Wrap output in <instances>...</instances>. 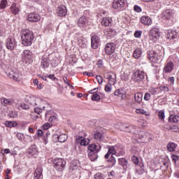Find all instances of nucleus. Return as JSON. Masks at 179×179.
<instances>
[{
	"instance_id": "f257e3e1",
	"label": "nucleus",
	"mask_w": 179,
	"mask_h": 179,
	"mask_svg": "<svg viewBox=\"0 0 179 179\" xmlns=\"http://www.w3.org/2000/svg\"><path fill=\"white\" fill-rule=\"evenodd\" d=\"M108 152L105 155V159H106L107 162H109V163H112V166H115L117 163V160H115V157H114L113 155H116V156H124L125 155V152L122 150L120 151V152H117L114 146H108Z\"/></svg>"
},
{
	"instance_id": "f03ea898",
	"label": "nucleus",
	"mask_w": 179,
	"mask_h": 179,
	"mask_svg": "<svg viewBox=\"0 0 179 179\" xmlns=\"http://www.w3.org/2000/svg\"><path fill=\"white\" fill-rule=\"evenodd\" d=\"M22 44L25 47H29L33 44L34 40V34L29 29H22L21 31Z\"/></svg>"
},
{
	"instance_id": "7ed1b4c3",
	"label": "nucleus",
	"mask_w": 179,
	"mask_h": 179,
	"mask_svg": "<svg viewBox=\"0 0 179 179\" xmlns=\"http://www.w3.org/2000/svg\"><path fill=\"white\" fill-rule=\"evenodd\" d=\"M146 78V73L142 71H136L133 73L132 80L137 83L143 82Z\"/></svg>"
},
{
	"instance_id": "20e7f679",
	"label": "nucleus",
	"mask_w": 179,
	"mask_h": 179,
	"mask_svg": "<svg viewBox=\"0 0 179 179\" xmlns=\"http://www.w3.org/2000/svg\"><path fill=\"white\" fill-rule=\"evenodd\" d=\"M34 55L33 53L29 50H25L22 54V59L24 64H31L33 62Z\"/></svg>"
},
{
	"instance_id": "39448f33",
	"label": "nucleus",
	"mask_w": 179,
	"mask_h": 179,
	"mask_svg": "<svg viewBox=\"0 0 179 179\" xmlns=\"http://www.w3.org/2000/svg\"><path fill=\"white\" fill-rule=\"evenodd\" d=\"M66 162L62 158H57L53 161V166L57 171H62L65 169Z\"/></svg>"
},
{
	"instance_id": "423d86ee",
	"label": "nucleus",
	"mask_w": 179,
	"mask_h": 179,
	"mask_svg": "<svg viewBox=\"0 0 179 179\" xmlns=\"http://www.w3.org/2000/svg\"><path fill=\"white\" fill-rule=\"evenodd\" d=\"M150 41L155 42L160 38V31L157 28H152L149 33Z\"/></svg>"
},
{
	"instance_id": "0eeeda50",
	"label": "nucleus",
	"mask_w": 179,
	"mask_h": 179,
	"mask_svg": "<svg viewBox=\"0 0 179 179\" xmlns=\"http://www.w3.org/2000/svg\"><path fill=\"white\" fill-rule=\"evenodd\" d=\"M6 73L8 78H10V79H13V80H15L16 82H19V80L22 79V73L18 72V71L15 69L10 71H8Z\"/></svg>"
},
{
	"instance_id": "6e6552de",
	"label": "nucleus",
	"mask_w": 179,
	"mask_h": 179,
	"mask_svg": "<svg viewBox=\"0 0 179 179\" xmlns=\"http://www.w3.org/2000/svg\"><path fill=\"white\" fill-rule=\"evenodd\" d=\"M6 47L7 50H10V51L13 50L14 48L17 47V42H16V39L13 37H10L6 40Z\"/></svg>"
},
{
	"instance_id": "1a4fd4ad",
	"label": "nucleus",
	"mask_w": 179,
	"mask_h": 179,
	"mask_svg": "<svg viewBox=\"0 0 179 179\" xmlns=\"http://www.w3.org/2000/svg\"><path fill=\"white\" fill-rule=\"evenodd\" d=\"M104 78L105 79H108L109 83H112V85H115V83L117 82V75L113 71L105 73Z\"/></svg>"
},
{
	"instance_id": "9d476101",
	"label": "nucleus",
	"mask_w": 179,
	"mask_h": 179,
	"mask_svg": "<svg viewBox=\"0 0 179 179\" xmlns=\"http://www.w3.org/2000/svg\"><path fill=\"white\" fill-rule=\"evenodd\" d=\"M78 27H81L82 29H85V27H87L89 26V18L85 15L81 16L77 23Z\"/></svg>"
},
{
	"instance_id": "9b49d317",
	"label": "nucleus",
	"mask_w": 179,
	"mask_h": 179,
	"mask_svg": "<svg viewBox=\"0 0 179 179\" xmlns=\"http://www.w3.org/2000/svg\"><path fill=\"white\" fill-rule=\"evenodd\" d=\"M115 51V43H109L105 46V52L107 55H111Z\"/></svg>"
},
{
	"instance_id": "f8f14e48",
	"label": "nucleus",
	"mask_w": 179,
	"mask_h": 179,
	"mask_svg": "<svg viewBox=\"0 0 179 179\" xmlns=\"http://www.w3.org/2000/svg\"><path fill=\"white\" fill-rule=\"evenodd\" d=\"M148 59L150 61H152V62H154L155 64H157V62H159V58H157V53L155 50H149L148 52Z\"/></svg>"
},
{
	"instance_id": "ddd939ff",
	"label": "nucleus",
	"mask_w": 179,
	"mask_h": 179,
	"mask_svg": "<svg viewBox=\"0 0 179 179\" xmlns=\"http://www.w3.org/2000/svg\"><path fill=\"white\" fill-rule=\"evenodd\" d=\"M101 150V145L100 144H92L88 145V153H99Z\"/></svg>"
},
{
	"instance_id": "4468645a",
	"label": "nucleus",
	"mask_w": 179,
	"mask_h": 179,
	"mask_svg": "<svg viewBox=\"0 0 179 179\" xmlns=\"http://www.w3.org/2000/svg\"><path fill=\"white\" fill-rule=\"evenodd\" d=\"M40 19H41L40 15L35 13H31L27 16V20L31 22H40Z\"/></svg>"
},
{
	"instance_id": "2eb2a0df",
	"label": "nucleus",
	"mask_w": 179,
	"mask_h": 179,
	"mask_svg": "<svg viewBox=\"0 0 179 179\" xmlns=\"http://www.w3.org/2000/svg\"><path fill=\"white\" fill-rule=\"evenodd\" d=\"M91 45L94 50H96L100 45V38L97 35H94L91 38Z\"/></svg>"
},
{
	"instance_id": "dca6fc26",
	"label": "nucleus",
	"mask_w": 179,
	"mask_h": 179,
	"mask_svg": "<svg viewBox=\"0 0 179 179\" xmlns=\"http://www.w3.org/2000/svg\"><path fill=\"white\" fill-rule=\"evenodd\" d=\"M125 6V0H114L113 3V9H122Z\"/></svg>"
},
{
	"instance_id": "f3484780",
	"label": "nucleus",
	"mask_w": 179,
	"mask_h": 179,
	"mask_svg": "<svg viewBox=\"0 0 179 179\" xmlns=\"http://www.w3.org/2000/svg\"><path fill=\"white\" fill-rule=\"evenodd\" d=\"M68 11L66 10V7L64 5H60L57 10V14L62 17L63 16H66Z\"/></svg>"
},
{
	"instance_id": "a211bd4d",
	"label": "nucleus",
	"mask_w": 179,
	"mask_h": 179,
	"mask_svg": "<svg viewBox=\"0 0 179 179\" xmlns=\"http://www.w3.org/2000/svg\"><path fill=\"white\" fill-rule=\"evenodd\" d=\"M27 153H29L31 156H34V157L38 156V150H37V146L36 145H31L27 150Z\"/></svg>"
},
{
	"instance_id": "6ab92c4d",
	"label": "nucleus",
	"mask_w": 179,
	"mask_h": 179,
	"mask_svg": "<svg viewBox=\"0 0 179 179\" xmlns=\"http://www.w3.org/2000/svg\"><path fill=\"white\" fill-rule=\"evenodd\" d=\"M176 16V11L173 10H166L164 12V17L168 20H173V18Z\"/></svg>"
},
{
	"instance_id": "aec40b11",
	"label": "nucleus",
	"mask_w": 179,
	"mask_h": 179,
	"mask_svg": "<svg viewBox=\"0 0 179 179\" xmlns=\"http://www.w3.org/2000/svg\"><path fill=\"white\" fill-rule=\"evenodd\" d=\"M101 24L105 26V27L113 26V18L110 17H103L101 20Z\"/></svg>"
},
{
	"instance_id": "412c9836",
	"label": "nucleus",
	"mask_w": 179,
	"mask_h": 179,
	"mask_svg": "<svg viewBox=\"0 0 179 179\" xmlns=\"http://www.w3.org/2000/svg\"><path fill=\"white\" fill-rule=\"evenodd\" d=\"M174 69V64L173 62H168L164 67V72L165 73H170Z\"/></svg>"
},
{
	"instance_id": "4be33fe9",
	"label": "nucleus",
	"mask_w": 179,
	"mask_h": 179,
	"mask_svg": "<svg viewBox=\"0 0 179 179\" xmlns=\"http://www.w3.org/2000/svg\"><path fill=\"white\" fill-rule=\"evenodd\" d=\"M43 178V168L38 167L35 170V173L34 174V179H41Z\"/></svg>"
},
{
	"instance_id": "5701e85b",
	"label": "nucleus",
	"mask_w": 179,
	"mask_h": 179,
	"mask_svg": "<svg viewBox=\"0 0 179 179\" xmlns=\"http://www.w3.org/2000/svg\"><path fill=\"white\" fill-rule=\"evenodd\" d=\"M119 129L120 131H124L125 132H131V128H132V127L131 126H128L126 124L124 123H119Z\"/></svg>"
},
{
	"instance_id": "b1692460",
	"label": "nucleus",
	"mask_w": 179,
	"mask_h": 179,
	"mask_svg": "<svg viewBox=\"0 0 179 179\" xmlns=\"http://www.w3.org/2000/svg\"><path fill=\"white\" fill-rule=\"evenodd\" d=\"M143 52H142V49L137 48L136 50H134L133 52V57L136 59H139L142 57V54Z\"/></svg>"
},
{
	"instance_id": "393cba45",
	"label": "nucleus",
	"mask_w": 179,
	"mask_h": 179,
	"mask_svg": "<svg viewBox=\"0 0 179 179\" xmlns=\"http://www.w3.org/2000/svg\"><path fill=\"white\" fill-rule=\"evenodd\" d=\"M42 68H48L50 66V59L43 56L41 59Z\"/></svg>"
},
{
	"instance_id": "a878e982",
	"label": "nucleus",
	"mask_w": 179,
	"mask_h": 179,
	"mask_svg": "<svg viewBox=\"0 0 179 179\" xmlns=\"http://www.w3.org/2000/svg\"><path fill=\"white\" fill-rule=\"evenodd\" d=\"M141 23H143V24H145V26H150V24H152V19L149 17H142L141 19Z\"/></svg>"
},
{
	"instance_id": "bb28decb",
	"label": "nucleus",
	"mask_w": 179,
	"mask_h": 179,
	"mask_svg": "<svg viewBox=\"0 0 179 179\" xmlns=\"http://www.w3.org/2000/svg\"><path fill=\"white\" fill-rule=\"evenodd\" d=\"M10 9L13 15H17V13L20 12V8H19V6H17V4H16V3H13L11 5Z\"/></svg>"
},
{
	"instance_id": "cd10ccee",
	"label": "nucleus",
	"mask_w": 179,
	"mask_h": 179,
	"mask_svg": "<svg viewBox=\"0 0 179 179\" xmlns=\"http://www.w3.org/2000/svg\"><path fill=\"white\" fill-rule=\"evenodd\" d=\"M118 162L120 166H122L124 170H127V169H128V161H127L125 158H119Z\"/></svg>"
},
{
	"instance_id": "c85d7f7f",
	"label": "nucleus",
	"mask_w": 179,
	"mask_h": 179,
	"mask_svg": "<svg viewBox=\"0 0 179 179\" xmlns=\"http://www.w3.org/2000/svg\"><path fill=\"white\" fill-rule=\"evenodd\" d=\"M76 140L80 141L81 146H87L89 145L90 140L85 138L83 136H78Z\"/></svg>"
},
{
	"instance_id": "c756f323",
	"label": "nucleus",
	"mask_w": 179,
	"mask_h": 179,
	"mask_svg": "<svg viewBox=\"0 0 179 179\" xmlns=\"http://www.w3.org/2000/svg\"><path fill=\"white\" fill-rule=\"evenodd\" d=\"M94 139L101 142V141L104 140V136H103V134L101 132L96 131L95 133H94Z\"/></svg>"
},
{
	"instance_id": "7c9ffc66",
	"label": "nucleus",
	"mask_w": 179,
	"mask_h": 179,
	"mask_svg": "<svg viewBox=\"0 0 179 179\" xmlns=\"http://www.w3.org/2000/svg\"><path fill=\"white\" fill-rule=\"evenodd\" d=\"M29 104L31 106H37V101H40V99L36 98L34 96H31L28 99Z\"/></svg>"
},
{
	"instance_id": "2f4dec72",
	"label": "nucleus",
	"mask_w": 179,
	"mask_h": 179,
	"mask_svg": "<svg viewBox=\"0 0 179 179\" xmlns=\"http://www.w3.org/2000/svg\"><path fill=\"white\" fill-rule=\"evenodd\" d=\"M169 40H174L177 37V32L176 31H169L166 35Z\"/></svg>"
},
{
	"instance_id": "473e14b6",
	"label": "nucleus",
	"mask_w": 179,
	"mask_h": 179,
	"mask_svg": "<svg viewBox=\"0 0 179 179\" xmlns=\"http://www.w3.org/2000/svg\"><path fill=\"white\" fill-rule=\"evenodd\" d=\"M178 121H179L178 115H171L169 118V122H171V124H174V123L176 124L178 122Z\"/></svg>"
},
{
	"instance_id": "72a5a7b5",
	"label": "nucleus",
	"mask_w": 179,
	"mask_h": 179,
	"mask_svg": "<svg viewBox=\"0 0 179 179\" xmlns=\"http://www.w3.org/2000/svg\"><path fill=\"white\" fill-rule=\"evenodd\" d=\"M98 152H88V157L91 160V162H94V160H97L99 155Z\"/></svg>"
},
{
	"instance_id": "f704fd0d",
	"label": "nucleus",
	"mask_w": 179,
	"mask_h": 179,
	"mask_svg": "<svg viewBox=\"0 0 179 179\" xmlns=\"http://www.w3.org/2000/svg\"><path fill=\"white\" fill-rule=\"evenodd\" d=\"M142 99H143V94L142 93H136L134 95V100L136 101V103H141Z\"/></svg>"
},
{
	"instance_id": "c9c22d12",
	"label": "nucleus",
	"mask_w": 179,
	"mask_h": 179,
	"mask_svg": "<svg viewBox=\"0 0 179 179\" xmlns=\"http://www.w3.org/2000/svg\"><path fill=\"white\" fill-rule=\"evenodd\" d=\"M176 148H177V144H176L175 143H169L167 145V150H169V152H174Z\"/></svg>"
},
{
	"instance_id": "e433bc0d",
	"label": "nucleus",
	"mask_w": 179,
	"mask_h": 179,
	"mask_svg": "<svg viewBox=\"0 0 179 179\" xmlns=\"http://www.w3.org/2000/svg\"><path fill=\"white\" fill-rule=\"evenodd\" d=\"M78 44L81 48H86V41L83 39V37L78 38Z\"/></svg>"
},
{
	"instance_id": "4c0bfd02",
	"label": "nucleus",
	"mask_w": 179,
	"mask_h": 179,
	"mask_svg": "<svg viewBox=\"0 0 179 179\" xmlns=\"http://www.w3.org/2000/svg\"><path fill=\"white\" fill-rule=\"evenodd\" d=\"M115 96H117V97H121V99H124V96H125V92L122 90H117L114 92Z\"/></svg>"
},
{
	"instance_id": "58836bf2",
	"label": "nucleus",
	"mask_w": 179,
	"mask_h": 179,
	"mask_svg": "<svg viewBox=\"0 0 179 179\" xmlns=\"http://www.w3.org/2000/svg\"><path fill=\"white\" fill-rule=\"evenodd\" d=\"M68 141V136L65 134L59 135V142L60 143H64V142H66Z\"/></svg>"
},
{
	"instance_id": "ea45409f",
	"label": "nucleus",
	"mask_w": 179,
	"mask_h": 179,
	"mask_svg": "<svg viewBox=\"0 0 179 179\" xmlns=\"http://www.w3.org/2000/svg\"><path fill=\"white\" fill-rule=\"evenodd\" d=\"M3 102L4 103V104H6L7 106H12L15 103V101L13 99L4 98Z\"/></svg>"
},
{
	"instance_id": "a19ab883",
	"label": "nucleus",
	"mask_w": 179,
	"mask_h": 179,
	"mask_svg": "<svg viewBox=\"0 0 179 179\" xmlns=\"http://www.w3.org/2000/svg\"><path fill=\"white\" fill-rule=\"evenodd\" d=\"M143 138H144L145 139V141H148V142H152V136L150 135V134H149L148 132L143 133Z\"/></svg>"
},
{
	"instance_id": "79ce46f5",
	"label": "nucleus",
	"mask_w": 179,
	"mask_h": 179,
	"mask_svg": "<svg viewBox=\"0 0 179 179\" xmlns=\"http://www.w3.org/2000/svg\"><path fill=\"white\" fill-rule=\"evenodd\" d=\"M157 115H158L159 120H161V121H164V118L166 117L164 110H162L158 111Z\"/></svg>"
},
{
	"instance_id": "37998d69",
	"label": "nucleus",
	"mask_w": 179,
	"mask_h": 179,
	"mask_svg": "<svg viewBox=\"0 0 179 179\" xmlns=\"http://www.w3.org/2000/svg\"><path fill=\"white\" fill-rule=\"evenodd\" d=\"M106 33L108 36H109V37H113V36H115V34H117V31H115V29H107Z\"/></svg>"
},
{
	"instance_id": "c03bdc74",
	"label": "nucleus",
	"mask_w": 179,
	"mask_h": 179,
	"mask_svg": "<svg viewBox=\"0 0 179 179\" xmlns=\"http://www.w3.org/2000/svg\"><path fill=\"white\" fill-rule=\"evenodd\" d=\"M8 6V0H1L0 3V9H5Z\"/></svg>"
},
{
	"instance_id": "a18cd8bd",
	"label": "nucleus",
	"mask_w": 179,
	"mask_h": 179,
	"mask_svg": "<svg viewBox=\"0 0 179 179\" xmlns=\"http://www.w3.org/2000/svg\"><path fill=\"white\" fill-rule=\"evenodd\" d=\"M136 113L137 114H143V115H149V113H148V111H145L143 109H136Z\"/></svg>"
},
{
	"instance_id": "49530a36",
	"label": "nucleus",
	"mask_w": 179,
	"mask_h": 179,
	"mask_svg": "<svg viewBox=\"0 0 179 179\" xmlns=\"http://www.w3.org/2000/svg\"><path fill=\"white\" fill-rule=\"evenodd\" d=\"M111 85H113V83H108L105 85V92H106L107 93H109L110 92H111V89H112Z\"/></svg>"
},
{
	"instance_id": "de8ad7c7",
	"label": "nucleus",
	"mask_w": 179,
	"mask_h": 179,
	"mask_svg": "<svg viewBox=\"0 0 179 179\" xmlns=\"http://www.w3.org/2000/svg\"><path fill=\"white\" fill-rule=\"evenodd\" d=\"M92 100H93V101H99V100H100V95H99V94H94L92 96Z\"/></svg>"
},
{
	"instance_id": "09e8293b",
	"label": "nucleus",
	"mask_w": 179,
	"mask_h": 179,
	"mask_svg": "<svg viewBox=\"0 0 179 179\" xmlns=\"http://www.w3.org/2000/svg\"><path fill=\"white\" fill-rule=\"evenodd\" d=\"M52 141L53 142H59V135L55 134L52 135Z\"/></svg>"
},
{
	"instance_id": "8fccbe9b",
	"label": "nucleus",
	"mask_w": 179,
	"mask_h": 179,
	"mask_svg": "<svg viewBox=\"0 0 179 179\" xmlns=\"http://www.w3.org/2000/svg\"><path fill=\"white\" fill-rule=\"evenodd\" d=\"M94 179H104V175L103 173H97L94 175Z\"/></svg>"
},
{
	"instance_id": "3c124183",
	"label": "nucleus",
	"mask_w": 179,
	"mask_h": 179,
	"mask_svg": "<svg viewBox=\"0 0 179 179\" xmlns=\"http://www.w3.org/2000/svg\"><path fill=\"white\" fill-rule=\"evenodd\" d=\"M148 92L151 94H156L157 93V88L150 87Z\"/></svg>"
},
{
	"instance_id": "603ef678",
	"label": "nucleus",
	"mask_w": 179,
	"mask_h": 179,
	"mask_svg": "<svg viewBox=\"0 0 179 179\" xmlns=\"http://www.w3.org/2000/svg\"><path fill=\"white\" fill-rule=\"evenodd\" d=\"M142 36V31H136L134 33V37L136 38H141V36Z\"/></svg>"
},
{
	"instance_id": "864d4df0",
	"label": "nucleus",
	"mask_w": 179,
	"mask_h": 179,
	"mask_svg": "<svg viewBox=\"0 0 179 179\" xmlns=\"http://www.w3.org/2000/svg\"><path fill=\"white\" fill-rule=\"evenodd\" d=\"M131 160L133 162V163H134V164H138V163H139V159L138 158V157L133 155L131 157Z\"/></svg>"
},
{
	"instance_id": "5fc2aeb1",
	"label": "nucleus",
	"mask_w": 179,
	"mask_h": 179,
	"mask_svg": "<svg viewBox=\"0 0 179 179\" xmlns=\"http://www.w3.org/2000/svg\"><path fill=\"white\" fill-rule=\"evenodd\" d=\"M171 131H173V132H179V125H173Z\"/></svg>"
},
{
	"instance_id": "6e6d98bb",
	"label": "nucleus",
	"mask_w": 179,
	"mask_h": 179,
	"mask_svg": "<svg viewBox=\"0 0 179 179\" xmlns=\"http://www.w3.org/2000/svg\"><path fill=\"white\" fill-rule=\"evenodd\" d=\"M168 82L169 85H171V86H173V85H174V82H176V79L174 78V77H170L168 79Z\"/></svg>"
},
{
	"instance_id": "4d7b16f0",
	"label": "nucleus",
	"mask_w": 179,
	"mask_h": 179,
	"mask_svg": "<svg viewBox=\"0 0 179 179\" xmlns=\"http://www.w3.org/2000/svg\"><path fill=\"white\" fill-rule=\"evenodd\" d=\"M134 10L135 12H137V13H141L142 12V8L138 6H134Z\"/></svg>"
},
{
	"instance_id": "13d9d810",
	"label": "nucleus",
	"mask_w": 179,
	"mask_h": 179,
	"mask_svg": "<svg viewBox=\"0 0 179 179\" xmlns=\"http://www.w3.org/2000/svg\"><path fill=\"white\" fill-rule=\"evenodd\" d=\"M160 90L162 92H169L170 90L169 89V87L166 85H162L159 87Z\"/></svg>"
},
{
	"instance_id": "bf43d9fd",
	"label": "nucleus",
	"mask_w": 179,
	"mask_h": 179,
	"mask_svg": "<svg viewBox=\"0 0 179 179\" xmlns=\"http://www.w3.org/2000/svg\"><path fill=\"white\" fill-rule=\"evenodd\" d=\"M97 82L99 85H102L103 84V77H101V76H96Z\"/></svg>"
},
{
	"instance_id": "052dcab7",
	"label": "nucleus",
	"mask_w": 179,
	"mask_h": 179,
	"mask_svg": "<svg viewBox=\"0 0 179 179\" xmlns=\"http://www.w3.org/2000/svg\"><path fill=\"white\" fill-rule=\"evenodd\" d=\"M144 100H145V101H149V100H150V94L149 92L145 94Z\"/></svg>"
},
{
	"instance_id": "680f3d73",
	"label": "nucleus",
	"mask_w": 179,
	"mask_h": 179,
	"mask_svg": "<svg viewBox=\"0 0 179 179\" xmlns=\"http://www.w3.org/2000/svg\"><path fill=\"white\" fill-rule=\"evenodd\" d=\"M34 111L36 114H41L43 113V108L36 107L34 108Z\"/></svg>"
},
{
	"instance_id": "e2e57ef3",
	"label": "nucleus",
	"mask_w": 179,
	"mask_h": 179,
	"mask_svg": "<svg viewBox=\"0 0 179 179\" xmlns=\"http://www.w3.org/2000/svg\"><path fill=\"white\" fill-rule=\"evenodd\" d=\"M97 92H99V87L90 90L88 93H90V94H96Z\"/></svg>"
},
{
	"instance_id": "0e129e2a",
	"label": "nucleus",
	"mask_w": 179,
	"mask_h": 179,
	"mask_svg": "<svg viewBox=\"0 0 179 179\" xmlns=\"http://www.w3.org/2000/svg\"><path fill=\"white\" fill-rule=\"evenodd\" d=\"M43 129H49V128H51V124L50 123H45L43 126Z\"/></svg>"
},
{
	"instance_id": "69168bd1",
	"label": "nucleus",
	"mask_w": 179,
	"mask_h": 179,
	"mask_svg": "<svg viewBox=\"0 0 179 179\" xmlns=\"http://www.w3.org/2000/svg\"><path fill=\"white\" fill-rule=\"evenodd\" d=\"M48 121L49 122H54V121H57V116H50Z\"/></svg>"
},
{
	"instance_id": "338daca9",
	"label": "nucleus",
	"mask_w": 179,
	"mask_h": 179,
	"mask_svg": "<svg viewBox=\"0 0 179 179\" xmlns=\"http://www.w3.org/2000/svg\"><path fill=\"white\" fill-rule=\"evenodd\" d=\"M171 157H172L173 162H174V163H176L177 160H178V159H179V155H172Z\"/></svg>"
},
{
	"instance_id": "774afa93",
	"label": "nucleus",
	"mask_w": 179,
	"mask_h": 179,
	"mask_svg": "<svg viewBox=\"0 0 179 179\" xmlns=\"http://www.w3.org/2000/svg\"><path fill=\"white\" fill-rule=\"evenodd\" d=\"M96 65H97L98 68H102L103 67V60L99 59L97 62Z\"/></svg>"
}]
</instances>
